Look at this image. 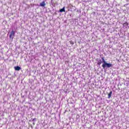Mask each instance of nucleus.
Wrapping results in <instances>:
<instances>
[{
	"mask_svg": "<svg viewBox=\"0 0 129 129\" xmlns=\"http://www.w3.org/2000/svg\"><path fill=\"white\" fill-rule=\"evenodd\" d=\"M14 69L16 71H20V70H21V67H20L19 66H17V67H14Z\"/></svg>",
	"mask_w": 129,
	"mask_h": 129,
	"instance_id": "nucleus-4",
	"label": "nucleus"
},
{
	"mask_svg": "<svg viewBox=\"0 0 129 129\" xmlns=\"http://www.w3.org/2000/svg\"><path fill=\"white\" fill-rule=\"evenodd\" d=\"M60 13H63V12H65V7H63L62 9L59 10Z\"/></svg>",
	"mask_w": 129,
	"mask_h": 129,
	"instance_id": "nucleus-8",
	"label": "nucleus"
},
{
	"mask_svg": "<svg viewBox=\"0 0 129 129\" xmlns=\"http://www.w3.org/2000/svg\"><path fill=\"white\" fill-rule=\"evenodd\" d=\"M127 26H128V24H127V22H125L123 24V28L124 29H126V28H127Z\"/></svg>",
	"mask_w": 129,
	"mask_h": 129,
	"instance_id": "nucleus-3",
	"label": "nucleus"
},
{
	"mask_svg": "<svg viewBox=\"0 0 129 129\" xmlns=\"http://www.w3.org/2000/svg\"><path fill=\"white\" fill-rule=\"evenodd\" d=\"M35 119H36V118H34V119H33V120H35Z\"/></svg>",
	"mask_w": 129,
	"mask_h": 129,
	"instance_id": "nucleus-10",
	"label": "nucleus"
},
{
	"mask_svg": "<svg viewBox=\"0 0 129 129\" xmlns=\"http://www.w3.org/2000/svg\"><path fill=\"white\" fill-rule=\"evenodd\" d=\"M101 63H103V60L102 59H100L98 62V65H99V66H100V65H101Z\"/></svg>",
	"mask_w": 129,
	"mask_h": 129,
	"instance_id": "nucleus-6",
	"label": "nucleus"
},
{
	"mask_svg": "<svg viewBox=\"0 0 129 129\" xmlns=\"http://www.w3.org/2000/svg\"><path fill=\"white\" fill-rule=\"evenodd\" d=\"M101 59L103 60V63L102 67H103L104 69H105V68H110L111 67H112V64L106 62L105 60H104V57H101Z\"/></svg>",
	"mask_w": 129,
	"mask_h": 129,
	"instance_id": "nucleus-1",
	"label": "nucleus"
},
{
	"mask_svg": "<svg viewBox=\"0 0 129 129\" xmlns=\"http://www.w3.org/2000/svg\"><path fill=\"white\" fill-rule=\"evenodd\" d=\"M14 37H15V31L14 30H12L10 33L9 38L10 39H14Z\"/></svg>",
	"mask_w": 129,
	"mask_h": 129,
	"instance_id": "nucleus-2",
	"label": "nucleus"
},
{
	"mask_svg": "<svg viewBox=\"0 0 129 129\" xmlns=\"http://www.w3.org/2000/svg\"><path fill=\"white\" fill-rule=\"evenodd\" d=\"M111 94H112V91H110V93L108 94V98L111 97Z\"/></svg>",
	"mask_w": 129,
	"mask_h": 129,
	"instance_id": "nucleus-7",
	"label": "nucleus"
},
{
	"mask_svg": "<svg viewBox=\"0 0 129 129\" xmlns=\"http://www.w3.org/2000/svg\"><path fill=\"white\" fill-rule=\"evenodd\" d=\"M72 7H73V6L72 5Z\"/></svg>",
	"mask_w": 129,
	"mask_h": 129,
	"instance_id": "nucleus-11",
	"label": "nucleus"
},
{
	"mask_svg": "<svg viewBox=\"0 0 129 129\" xmlns=\"http://www.w3.org/2000/svg\"><path fill=\"white\" fill-rule=\"evenodd\" d=\"M70 44H72L73 45V44H74V43H73V42H72V41H71Z\"/></svg>",
	"mask_w": 129,
	"mask_h": 129,
	"instance_id": "nucleus-9",
	"label": "nucleus"
},
{
	"mask_svg": "<svg viewBox=\"0 0 129 129\" xmlns=\"http://www.w3.org/2000/svg\"><path fill=\"white\" fill-rule=\"evenodd\" d=\"M40 7H45L46 6V4L45 2L43 1L42 3L40 4Z\"/></svg>",
	"mask_w": 129,
	"mask_h": 129,
	"instance_id": "nucleus-5",
	"label": "nucleus"
}]
</instances>
